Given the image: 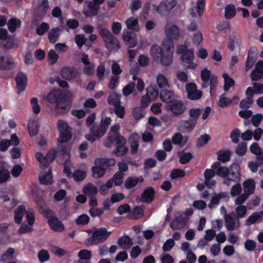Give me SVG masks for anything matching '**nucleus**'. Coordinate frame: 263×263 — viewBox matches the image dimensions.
Masks as SVG:
<instances>
[{"label": "nucleus", "mask_w": 263, "mask_h": 263, "mask_svg": "<svg viewBox=\"0 0 263 263\" xmlns=\"http://www.w3.org/2000/svg\"><path fill=\"white\" fill-rule=\"evenodd\" d=\"M46 100L51 104H55L54 111L56 115H65L70 109L71 103L67 96L60 90L50 92L46 96Z\"/></svg>", "instance_id": "nucleus-1"}, {"label": "nucleus", "mask_w": 263, "mask_h": 263, "mask_svg": "<svg viewBox=\"0 0 263 263\" xmlns=\"http://www.w3.org/2000/svg\"><path fill=\"white\" fill-rule=\"evenodd\" d=\"M177 53L180 54V60L186 69H195L197 64L194 62L195 55L193 49H188L185 45H179L177 47Z\"/></svg>", "instance_id": "nucleus-2"}, {"label": "nucleus", "mask_w": 263, "mask_h": 263, "mask_svg": "<svg viewBox=\"0 0 263 263\" xmlns=\"http://www.w3.org/2000/svg\"><path fill=\"white\" fill-rule=\"evenodd\" d=\"M88 233H92L91 236L85 241L84 245L87 246L96 245L105 242L111 234L104 227L96 229L94 231H89Z\"/></svg>", "instance_id": "nucleus-3"}, {"label": "nucleus", "mask_w": 263, "mask_h": 263, "mask_svg": "<svg viewBox=\"0 0 263 263\" xmlns=\"http://www.w3.org/2000/svg\"><path fill=\"white\" fill-rule=\"evenodd\" d=\"M98 32L103 39L106 47L108 50L110 52H116L120 48L119 41L108 29L100 28Z\"/></svg>", "instance_id": "nucleus-4"}, {"label": "nucleus", "mask_w": 263, "mask_h": 263, "mask_svg": "<svg viewBox=\"0 0 263 263\" xmlns=\"http://www.w3.org/2000/svg\"><path fill=\"white\" fill-rule=\"evenodd\" d=\"M126 139L123 136L114 135L109 137V142L116 146L113 153L117 157L124 156L128 152V148L126 146Z\"/></svg>", "instance_id": "nucleus-5"}, {"label": "nucleus", "mask_w": 263, "mask_h": 263, "mask_svg": "<svg viewBox=\"0 0 263 263\" xmlns=\"http://www.w3.org/2000/svg\"><path fill=\"white\" fill-rule=\"evenodd\" d=\"M177 4V0H162L158 5H153V7L160 15L164 16L168 14Z\"/></svg>", "instance_id": "nucleus-6"}, {"label": "nucleus", "mask_w": 263, "mask_h": 263, "mask_svg": "<svg viewBox=\"0 0 263 263\" xmlns=\"http://www.w3.org/2000/svg\"><path fill=\"white\" fill-rule=\"evenodd\" d=\"M57 155V151L51 149L48 151L46 156H44L41 153L37 152L35 154V157L40 163L41 168L45 170L48 168L50 163L54 160Z\"/></svg>", "instance_id": "nucleus-7"}, {"label": "nucleus", "mask_w": 263, "mask_h": 263, "mask_svg": "<svg viewBox=\"0 0 263 263\" xmlns=\"http://www.w3.org/2000/svg\"><path fill=\"white\" fill-rule=\"evenodd\" d=\"M166 108L170 110L175 117L182 115L186 109V106L184 102L180 100H174L166 104Z\"/></svg>", "instance_id": "nucleus-8"}, {"label": "nucleus", "mask_w": 263, "mask_h": 263, "mask_svg": "<svg viewBox=\"0 0 263 263\" xmlns=\"http://www.w3.org/2000/svg\"><path fill=\"white\" fill-rule=\"evenodd\" d=\"M106 132L105 127L102 126L93 124L90 129V134L85 135V138L91 143L97 139H101Z\"/></svg>", "instance_id": "nucleus-9"}, {"label": "nucleus", "mask_w": 263, "mask_h": 263, "mask_svg": "<svg viewBox=\"0 0 263 263\" xmlns=\"http://www.w3.org/2000/svg\"><path fill=\"white\" fill-rule=\"evenodd\" d=\"M230 173L227 178L224 180L223 183L227 185L230 184V182L232 181L235 183L239 182L240 181V166L239 164L234 163L230 167Z\"/></svg>", "instance_id": "nucleus-10"}, {"label": "nucleus", "mask_w": 263, "mask_h": 263, "mask_svg": "<svg viewBox=\"0 0 263 263\" xmlns=\"http://www.w3.org/2000/svg\"><path fill=\"white\" fill-rule=\"evenodd\" d=\"M15 67V63L12 56L0 54V70H11Z\"/></svg>", "instance_id": "nucleus-11"}, {"label": "nucleus", "mask_w": 263, "mask_h": 263, "mask_svg": "<svg viewBox=\"0 0 263 263\" xmlns=\"http://www.w3.org/2000/svg\"><path fill=\"white\" fill-rule=\"evenodd\" d=\"M85 4H87L88 10H83V13L86 17H90L91 16H96L100 9V5L98 3L95 1L85 2Z\"/></svg>", "instance_id": "nucleus-12"}, {"label": "nucleus", "mask_w": 263, "mask_h": 263, "mask_svg": "<svg viewBox=\"0 0 263 263\" xmlns=\"http://www.w3.org/2000/svg\"><path fill=\"white\" fill-rule=\"evenodd\" d=\"M174 45L172 42L169 43V46L166 48L165 53H163L160 57L161 64L163 66L170 65L173 61V50Z\"/></svg>", "instance_id": "nucleus-13"}, {"label": "nucleus", "mask_w": 263, "mask_h": 263, "mask_svg": "<svg viewBox=\"0 0 263 263\" xmlns=\"http://www.w3.org/2000/svg\"><path fill=\"white\" fill-rule=\"evenodd\" d=\"M78 74V71L74 67L65 66L61 70V76L65 80L70 81L75 79Z\"/></svg>", "instance_id": "nucleus-14"}, {"label": "nucleus", "mask_w": 263, "mask_h": 263, "mask_svg": "<svg viewBox=\"0 0 263 263\" xmlns=\"http://www.w3.org/2000/svg\"><path fill=\"white\" fill-rule=\"evenodd\" d=\"M27 77L24 72L20 71L17 73L15 77V81L18 93L25 90L27 85Z\"/></svg>", "instance_id": "nucleus-15"}, {"label": "nucleus", "mask_w": 263, "mask_h": 263, "mask_svg": "<svg viewBox=\"0 0 263 263\" xmlns=\"http://www.w3.org/2000/svg\"><path fill=\"white\" fill-rule=\"evenodd\" d=\"M122 37L129 48H133L136 46L137 43L135 33L124 30L123 32Z\"/></svg>", "instance_id": "nucleus-16"}, {"label": "nucleus", "mask_w": 263, "mask_h": 263, "mask_svg": "<svg viewBox=\"0 0 263 263\" xmlns=\"http://www.w3.org/2000/svg\"><path fill=\"white\" fill-rule=\"evenodd\" d=\"M155 191L153 187H147L141 194V201L148 204L151 203L155 198Z\"/></svg>", "instance_id": "nucleus-17"}, {"label": "nucleus", "mask_w": 263, "mask_h": 263, "mask_svg": "<svg viewBox=\"0 0 263 263\" xmlns=\"http://www.w3.org/2000/svg\"><path fill=\"white\" fill-rule=\"evenodd\" d=\"M212 168L216 170V174L221 177L224 178V179L227 178L230 173V168L227 166H222L220 162L216 161L214 162Z\"/></svg>", "instance_id": "nucleus-18"}, {"label": "nucleus", "mask_w": 263, "mask_h": 263, "mask_svg": "<svg viewBox=\"0 0 263 263\" xmlns=\"http://www.w3.org/2000/svg\"><path fill=\"white\" fill-rule=\"evenodd\" d=\"M165 34L170 41L177 40L180 37L179 28L175 25H172L166 28Z\"/></svg>", "instance_id": "nucleus-19"}, {"label": "nucleus", "mask_w": 263, "mask_h": 263, "mask_svg": "<svg viewBox=\"0 0 263 263\" xmlns=\"http://www.w3.org/2000/svg\"><path fill=\"white\" fill-rule=\"evenodd\" d=\"M140 139V136L137 133H133L128 137V142L131 148V154L135 155L137 153L139 148V142Z\"/></svg>", "instance_id": "nucleus-20"}, {"label": "nucleus", "mask_w": 263, "mask_h": 263, "mask_svg": "<svg viewBox=\"0 0 263 263\" xmlns=\"http://www.w3.org/2000/svg\"><path fill=\"white\" fill-rule=\"evenodd\" d=\"M187 217H177L170 223V227L173 230H179L185 227L188 222Z\"/></svg>", "instance_id": "nucleus-21"}, {"label": "nucleus", "mask_w": 263, "mask_h": 263, "mask_svg": "<svg viewBox=\"0 0 263 263\" xmlns=\"http://www.w3.org/2000/svg\"><path fill=\"white\" fill-rule=\"evenodd\" d=\"M144 178L142 176L139 177H129L124 182V186L126 189L130 190L136 187L139 183H142Z\"/></svg>", "instance_id": "nucleus-22"}, {"label": "nucleus", "mask_w": 263, "mask_h": 263, "mask_svg": "<svg viewBox=\"0 0 263 263\" xmlns=\"http://www.w3.org/2000/svg\"><path fill=\"white\" fill-rule=\"evenodd\" d=\"M196 122L189 119L180 122V128L183 133H190L192 131L197 125Z\"/></svg>", "instance_id": "nucleus-23"}, {"label": "nucleus", "mask_w": 263, "mask_h": 263, "mask_svg": "<svg viewBox=\"0 0 263 263\" xmlns=\"http://www.w3.org/2000/svg\"><path fill=\"white\" fill-rule=\"evenodd\" d=\"M189 138L187 136H183L180 133H175L172 138V143L179 147H183L187 142Z\"/></svg>", "instance_id": "nucleus-24"}, {"label": "nucleus", "mask_w": 263, "mask_h": 263, "mask_svg": "<svg viewBox=\"0 0 263 263\" xmlns=\"http://www.w3.org/2000/svg\"><path fill=\"white\" fill-rule=\"evenodd\" d=\"M39 178L40 183L42 184H51L53 182L51 168H49L47 172H45L40 175Z\"/></svg>", "instance_id": "nucleus-25"}, {"label": "nucleus", "mask_w": 263, "mask_h": 263, "mask_svg": "<svg viewBox=\"0 0 263 263\" xmlns=\"http://www.w3.org/2000/svg\"><path fill=\"white\" fill-rule=\"evenodd\" d=\"M62 30L59 27L52 28L49 31L48 39L50 43H55L59 39Z\"/></svg>", "instance_id": "nucleus-26"}, {"label": "nucleus", "mask_w": 263, "mask_h": 263, "mask_svg": "<svg viewBox=\"0 0 263 263\" xmlns=\"http://www.w3.org/2000/svg\"><path fill=\"white\" fill-rule=\"evenodd\" d=\"M244 193L250 196L254 193L255 182L253 179H247L243 183Z\"/></svg>", "instance_id": "nucleus-27"}, {"label": "nucleus", "mask_w": 263, "mask_h": 263, "mask_svg": "<svg viewBox=\"0 0 263 263\" xmlns=\"http://www.w3.org/2000/svg\"><path fill=\"white\" fill-rule=\"evenodd\" d=\"M118 244L121 248L128 250L130 248L133 244V242L129 236L125 235L118 239Z\"/></svg>", "instance_id": "nucleus-28"}, {"label": "nucleus", "mask_w": 263, "mask_h": 263, "mask_svg": "<svg viewBox=\"0 0 263 263\" xmlns=\"http://www.w3.org/2000/svg\"><path fill=\"white\" fill-rule=\"evenodd\" d=\"M48 224L50 229L55 232H62L65 230L63 223L57 217L54 220H50Z\"/></svg>", "instance_id": "nucleus-29"}, {"label": "nucleus", "mask_w": 263, "mask_h": 263, "mask_svg": "<svg viewBox=\"0 0 263 263\" xmlns=\"http://www.w3.org/2000/svg\"><path fill=\"white\" fill-rule=\"evenodd\" d=\"M26 213L25 205H20L14 211V221L17 224H21L24 214Z\"/></svg>", "instance_id": "nucleus-30"}, {"label": "nucleus", "mask_w": 263, "mask_h": 263, "mask_svg": "<svg viewBox=\"0 0 263 263\" xmlns=\"http://www.w3.org/2000/svg\"><path fill=\"white\" fill-rule=\"evenodd\" d=\"M226 198H229L228 194L226 192H220L218 194H214L209 204V208L212 209L214 205L218 204L219 203L220 199Z\"/></svg>", "instance_id": "nucleus-31"}, {"label": "nucleus", "mask_w": 263, "mask_h": 263, "mask_svg": "<svg viewBox=\"0 0 263 263\" xmlns=\"http://www.w3.org/2000/svg\"><path fill=\"white\" fill-rule=\"evenodd\" d=\"M160 98L164 102L168 103L172 102L174 98V93L172 91L166 89H162L160 92Z\"/></svg>", "instance_id": "nucleus-32"}, {"label": "nucleus", "mask_w": 263, "mask_h": 263, "mask_svg": "<svg viewBox=\"0 0 263 263\" xmlns=\"http://www.w3.org/2000/svg\"><path fill=\"white\" fill-rule=\"evenodd\" d=\"M21 21L17 18H11L7 22V27L9 31L11 33H14L17 28L21 27Z\"/></svg>", "instance_id": "nucleus-33"}, {"label": "nucleus", "mask_w": 263, "mask_h": 263, "mask_svg": "<svg viewBox=\"0 0 263 263\" xmlns=\"http://www.w3.org/2000/svg\"><path fill=\"white\" fill-rule=\"evenodd\" d=\"M125 24L129 30L138 31L140 29L138 20L137 18L134 17H129L126 20Z\"/></svg>", "instance_id": "nucleus-34"}, {"label": "nucleus", "mask_w": 263, "mask_h": 263, "mask_svg": "<svg viewBox=\"0 0 263 263\" xmlns=\"http://www.w3.org/2000/svg\"><path fill=\"white\" fill-rule=\"evenodd\" d=\"M217 159L222 162L228 161L231 159V152L230 150H221L217 153Z\"/></svg>", "instance_id": "nucleus-35"}, {"label": "nucleus", "mask_w": 263, "mask_h": 263, "mask_svg": "<svg viewBox=\"0 0 263 263\" xmlns=\"http://www.w3.org/2000/svg\"><path fill=\"white\" fill-rule=\"evenodd\" d=\"M107 102L108 104L114 106L121 104V95L114 92L109 95L107 99Z\"/></svg>", "instance_id": "nucleus-36"}, {"label": "nucleus", "mask_w": 263, "mask_h": 263, "mask_svg": "<svg viewBox=\"0 0 263 263\" xmlns=\"http://www.w3.org/2000/svg\"><path fill=\"white\" fill-rule=\"evenodd\" d=\"M203 111V109L201 108H191L189 111V119L197 123L200 115Z\"/></svg>", "instance_id": "nucleus-37"}, {"label": "nucleus", "mask_w": 263, "mask_h": 263, "mask_svg": "<svg viewBox=\"0 0 263 263\" xmlns=\"http://www.w3.org/2000/svg\"><path fill=\"white\" fill-rule=\"evenodd\" d=\"M83 192L86 195L92 197L97 195L98 190L96 186L89 183L83 187Z\"/></svg>", "instance_id": "nucleus-38"}, {"label": "nucleus", "mask_w": 263, "mask_h": 263, "mask_svg": "<svg viewBox=\"0 0 263 263\" xmlns=\"http://www.w3.org/2000/svg\"><path fill=\"white\" fill-rule=\"evenodd\" d=\"M103 165H98L92 167V176L95 178H99L102 177L106 173V168L102 167Z\"/></svg>", "instance_id": "nucleus-39"}, {"label": "nucleus", "mask_w": 263, "mask_h": 263, "mask_svg": "<svg viewBox=\"0 0 263 263\" xmlns=\"http://www.w3.org/2000/svg\"><path fill=\"white\" fill-rule=\"evenodd\" d=\"M222 77L224 79L223 89L225 91H228L230 88L235 85V81L230 77L227 73L222 74Z\"/></svg>", "instance_id": "nucleus-40"}, {"label": "nucleus", "mask_w": 263, "mask_h": 263, "mask_svg": "<svg viewBox=\"0 0 263 263\" xmlns=\"http://www.w3.org/2000/svg\"><path fill=\"white\" fill-rule=\"evenodd\" d=\"M159 95L158 89L156 85H149L146 88V95L152 100H155Z\"/></svg>", "instance_id": "nucleus-41"}, {"label": "nucleus", "mask_w": 263, "mask_h": 263, "mask_svg": "<svg viewBox=\"0 0 263 263\" xmlns=\"http://www.w3.org/2000/svg\"><path fill=\"white\" fill-rule=\"evenodd\" d=\"M163 52L162 48L158 45H153L151 49V54L155 60L159 59Z\"/></svg>", "instance_id": "nucleus-42"}, {"label": "nucleus", "mask_w": 263, "mask_h": 263, "mask_svg": "<svg viewBox=\"0 0 263 263\" xmlns=\"http://www.w3.org/2000/svg\"><path fill=\"white\" fill-rule=\"evenodd\" d=\"M6 40V43L4 44V48L6 50L12 48H15L18 47V43L14 39V36H9Z\"/></svg>", "instance_id": "nucleus-43"}, {"label": "nucleus", "mask_w": 263, "mask_h": 263, "mask_svg": "<svg viewBox=\"0 0 263 263\" xmlns=\"http://www.w3.org/2000/svg\"><path fill=\"white\" fill-rule=\"evenodd\" d=\"M158 86L160 88L169 87V84L166 78L163 74H159L156 78Z\"/></svg>", "instance_id": "nucleus-44"}, {"label": "nucleus", "mask_w": 263, "mask_h": 263, "mask_svg": "<svg viewBox=\"0 0 263 263\" xmlns=\"http://www.w3.org/2000/svg\"><path fill=\"white\" fill-rule=\"evenodd\" d=\"M236 14V8L232 4L228 5L225 8V17L227 19H232Z\"/></svg>", "instance_id": "nucleus-45"}, {"label": "nucleus", "mask_w": 263, "mask_h": 263, "mask_svg": "<svg viewBox=\"0 0 263 263\" xmlns=\"http://www.w3.org/2000/svg\"><path fill=\"white\" fill-rule=\"evenodd\" d=\"M179 162L181 164H185L190 162V161L193 158V155L192 153H185L184 151H181L179 154Z\"/></svg>", "instance_id": "nucleus-46"}, {"label": "nucleus", "mask_w": 263, "mask_h": 263, "mask_svg": "<svg viewBox=\"0 0 263 263\" xmlns=\"http://www.w3.org/2000/svg\"><path fill=\"white\" fill-rule=\"evenodd\" d=\"M28 128L30 135L31 136H33L37 134L39 130V126L37 122L35 121H31L28 122Z\"/></svg>", "instance_id": "nucleus-47"}, {"label": "nucleus", "mask_w": 263, "mask_h": 263, "mask_svg": "<svg viewBox=\"0 0 263 263\" xmlns=\"http://www.w3.org/2000/svg\"><path fill=\"white\" fill-rule=\"evenodd\" d=\"M263 217V211L253 213L249 217L247 222L249 224L255 223L257 220H260Z\"/></svg>", "instance_id": "nucleus-48"}, {"label": "nucleus", "mask_w": 263, "mask_h": 263, "mask_svg": "<svg viewBox=\"0 0 263 263\" xmlns=\"http://www.w3.org/2000/svg\"><path fill=\"white\" fill-rule=\"evenodd\" d=\"M72 137V134L70 130L60 133L58 141L60 143H65L70 141Z\"/></svg>", "instance_id": "nucleus-49"}, {"label": "nucleus", "mask_w": 263, "mask_h": 263, "mask_svg": "<svg viewBox=\"0 0 263 263\" xmlns=\"http://www.w3.org/2000/svg\"><path fill=\"white\" fill-rule=\"evenodd\" d=\"M232 102V100L226 97V93H223L219 97L218 105L220 107L224 108L231 104Z\"/></svg>", "instance_id": "nucleus-50"}, {"label": "nucleus", "mask_w": 263, "mask_h": 263, "mask_svg": "<svg viewBox=\"0 0 263 263\" xmlns=\"http://www.w3.org/2000/svg\"><path fill=\"white\" fill-rule=\"evenodd\" d=\"M203 42V35L200 30L197 31L192 35V42L195 46H198Z\"/></svg>", "instance_id": "nucleus-51"}, {"label": "nucleus", "mask_w": 263, "mask_h": 263, "mask_svg": "<svg viewBox=\"0 0 263 263\" xmlns=\"http://www.w3.org/2000/svg\"><path fill=\"white\" fill-rule=\"evenodd\" d=\"M115 163V160L114 159H109L107 158H100L96 159L95 160V165H109L112 166Z\"/></svg>", "instance_id": "nucleus-52"}, {"label": "nucleus", "mask_w": 263, "mask_h": 263, "mask_svg": "<svg viewBox=\"0 0 263 263\" xmlns=\"http://www.w3.org/2000/svg\"><path fill=\"white\" fill-rule=\"evenodd\" d=\"M49 30V25L47 23L43 22L36 29V33L42 36Z\"/></svg>", "instance_id": "nucleus-53"}, {"label": "nucleus", "mask_w": 263, "mask_h": 263, "mask_svg": "<svg viewBox=\"0 0 263 263\" xmlns=\"http://www.w3.org/2000/svg\"><path fill=\"white\" fill-rule=\"evenodd\" d=\"M226 227L229 231H233L235 228V221L234 219L229 215H227L225 217Z\"/></svg>", "instance_id": "nucleus-54"}, {"label": "nucleus", "mask_w": 263, "mask_h": 263, "mask_svg": "<svg viewBox=\"0 0 263 263\" xmlns=\"http://www.w3.org/2000/svg\"><path fill=\"white\" fill-rule=\"evenodd\" d=\"M211 138L209 135L204 134L199 137L196 141V146L198 147H203L210 140Z\"/></svg>", "instance_id": "nucleus-55"}, {"label": "nucleus", "mask_w": 263, "mask_h": 263, "mask_svg": "<svg viewBox=\"0 0 263 263\" xmlns=\"http://www.w3.org/2000/svg\"><path fill=\"white\" fill-rule=\"evenodd\" d=\"M59 57L58 54L54 50H50L47 54L49 64L51 65L54 64L57 62Z\"/></svg>", "instance_id": "nucleus-56"}, {"label": "nucleus", "mask_w": 263, "mask_h": 263, "mask_svg": "<svg viewBox=\"0 0 263 263\" xmlns=\"http://www.w3.org/2000/svg\"><path fill=\"white\" fill-rule=\"evenodd\" d=\"M135 88V83L130 81L122 89V92L124 96H128L130 95Z\"/></svg>", "instance_id": "nucleus-57"}, {"label": "nucleus", "mask_w": 263, "mask_h": 263, "mask_svg": "<svg viewBox=\"0 0 263 263\" xmlns=\"http://www.w3.org/2000/svg\"><path fill=\"white\" fill-rule=\"evenodd\" d=\"M133 116L135 120H139L145 115V111L140 107H136L133 109Z\"/></svg>", "instance_id": "nucleus-58"}, {"label": "nucleus", "mask_w": 263, "mask_h": 263, "mask_svg": "<svg viewBox=\"0 0 263 263\" xmlns=\"http://www.w3.org/2000/svg\"><path fill=\"white\" fill-rule=\"evenodd\" d=\"M123 173L121 172H117L111 178L114 182V185L116 186H119L123 183Z\"/></svg>", "instance_id": "nucleus-59"}, {"label": "nucleus", "mask_w": 263, "mask_h": 263, "mask_svg": "<svg viewBox=\"0 0 263 263\" xmlns=\"http://www.w3.org/2000/svg\"><path fill=\"white\" fill-rule=\"evenodd\" d=\"M257 58V52L256 48L253 47L250 48L248 52L247 60L256 62Z\"/></svg>", "instance_id": "nucleus-60"}, {"label": "nucleus", "mask_w": 263, "mask_h": 263, "mask_svg": "<svg viewBox=\"0 0 263 263\" xmlns=\"http://www.w3.org/2000/svg\"><path fill=\"white\" fill-rule=\"evenodd\" d=\"M90 218L86 214H82L78 216L76 220V223L77 225L85 226L89 223Z\"/></svg>", "instance_id": "nucleus-61"}, {"label": "nucleus", "mask_w": 263, "mask_h": 263, "mask_svg": "<svg viewBox=\"0 0 263 263\" xmlns=\"http://www.w3.org/2000/svg\"><path fill=\"white\" fill-rule=\"evenodd\" d=\"M86 176V174L84 171L81 170H76L73 173V177L75 181H81L83 180Z\"/></svg>", "instance_id": "nucleus-62"}, {"label": "nucleus", "mask_w": 263, "mask_h": 263, "mask_svg": "<svg viewBox=\"0 0 263 263\" xmlns=\"http://www.w3.org/2000/svg\"><path fill=\"white\" fill-rule=\"evenodd\" d=\"M247 152V143L241 142L238 144L236 149V153L239 156L245 155Z\"/></svg>", "instance_id": "nucleus-63"}, {"label": "nucleus", "mask_w": 263, "mask_h": 263, "mask_svg": "<svg viewBox=\"0 0 263 263\" xmlns=\"http://www.w3.org/2000/svg\"><path fill=\"white\" fill-rule=\"evenodd\" d=\"M241 185L239 182H238L232 187L230 194L232 197H236L239 196L241 193Z\"/></svg>", "instance_id": "nucleus-64"}]
</instances>
